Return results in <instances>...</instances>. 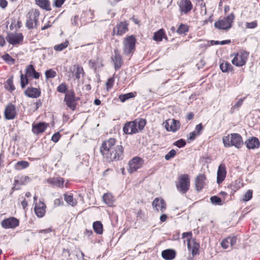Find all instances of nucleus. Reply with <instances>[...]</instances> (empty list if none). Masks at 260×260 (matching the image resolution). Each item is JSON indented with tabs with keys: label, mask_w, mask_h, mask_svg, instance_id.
<instances>
[{
	"label": "nucleus",
	"mask_w": 260,
	"mask_h": 260,
	"mask_svg": "<svg viewBox=\"0 0 260 260\" xmlns=\"http://www.w3.org/2000/svg\"><path fill=\"white\" fill-rule=\"evenodd\" d=\"M116 140L110 138L104 142L100 152L107 161L118 160L123 158V150L121 145H116Z\"/></svg>",
	"instance_id": "obj_1"
},
{
	"label": "nucleus",
	"mask_w": 260,
	"mask_h": 260,
	"mask_svg": "<svg viewBox=\"0 0 260 260\" xmlns=\"http://www.w3.org/2000/svg\"><path fill=\"white\" fill-rule=\"evenodd\" d=\"M146 124V121L143 118L136 119L134 121L126 122L123 127L124 134L132 135L142 131Z\"/></svg>",
	"instance_id": "obj_2"
},
{
	"label": "nucleus",
	"mask_w": 260,
	"mask_h": 260,
	"mask_svg": "<svg viewBox=\"0 0 260 260\" xmlns=\"http://www.w3.org/2000/svg\"><path fill=\"white\" fill-rule=\"evenodd\" d=\"M223 143L225 147L235 146L240 148L244 144L242 137L237 133L231 134L230 135L222 138Z\"/></svg>",
	"instance_id": "obj_3"
},
{
	"label": "nucleus",
	"mask_w": 260,
	"mask_h": 260,
	"mask_svg": "<svg viewBox=\"0 0 260 260\" xmlns=\"http://www.w3.org/2000/svg\"><path fill=\"white\" fill-rule=\"evenodd\" d=\"M40 12L38 9H32L29 11L26 15V27L28 29L37 28L39 24Z\"/></svg>",
	"instance_id": "obj_4"
},
{
	"label": "nucleus",
	"mask_w": 260,
	"mask_h": 260,
	"mask_svg": "<svg viewBox=\"0 0 260 260\" xmlns=\"http://www.w3.org/2000/svg\"><path fill=\"white\" fill-rule=\"evenodd\" d=\"M190 179L187 174H182L179 176L178 181L176 183L177 190L182 193H185L189 189Z\"/></svg>",
	"instance_id": "obj_5"
},
{
	"label": "nucleus",
	"mask_w": 260,
	"mask_h": 260,
	"mask_svg": "<svg viewBox=\"0 0 260 260\" xmlns=\"http://www.w3.org/2000/svg\"><path fill=\"white\" fill-rule=\"evenodd\" d=\"M136 40L133 35L124 38L123 41V52L125 55H128L133 53L135 50Z\"/></svg>",
	"instance_id": "obj_6"
},
{
	"label": "nucleus",
	"mask_w": 260,
	"mask_h": 260,
	"mask_svg": "<svg viewBox=\"0 0 260 260\" xmlns=\"http://www.w3.org/2000/svg\"><path fill=\"white\" fill-rule=\"evenodd\" d=\"M235 16L233 13L230 14L226 17L219 19L214 23L216 28L220 29H228L232 26V23L234 19Z\"/></svg>",
	"instance_id": "obj_7"
},
{
	"label": "nucleus",
	"mask_w": 260,
	"mask_h": 260,
	"mask_svg": "<svg viewBox=\"0 0 260 260\" xmlns=\"http://www.w3.org/2000/svg\"><path fill=\"white\" fill-rule=\"evenodd\" d=\"M79 98H76L73 90H68L65 94L64 102L70 109L74 110L76 107V102Z\"/></svg>",
	"instance_id": "obj_8"
},
{
	"label": "nucleus",
	"mask_w": 260,
	"mask_h": 260,
	"mask_svg": "<svg viewBox=\"0 0 260 260\" xmlns=\"http://www.w3.org/2000/svg\"><path fill=\"white\" fill-rule=\"evenodd\" d=\"M234 55L235 56L232 60V63L237 67H242L246 63L249 53L246 51H241L236 54H232L231 56Z\"/></svg>",
	"instance_id": "obj_9"
},
{
	"label": "nucleus",
	"mask_w": 260,
	"mask_h": 260,
	"mask_svg": "<svg viewBox=\"0 0 260 260\" xmlns=\"http://www.w3.org/2000/svg\"><path fill=\"white\" fill-rule=\"evenodd\" d=\"M144 161L139 157H135L132 158L128 163L129 168L128 171L130 173L136 172L138 169L142 167Z\"/></svg>",
	"instance_id": "obj_10"
},
{
	"label": "nucleus",
	"mask_w": 260,
	"mask_h": 260,
	"mask_svg": "<svg viewBox=\"0 0 260 260\" xmlns=\"http://www.w3.org/2000/svg\"><path fill=\"white\" fill-rule=\"evenodd\" d=\"M6 40L10 44L16 45L22 42L23 36L21 33H9Z\"/></svg>",
	"instance_id": "obj_11"
},
{
	"label": "nucleus",
	"mask_w": 260,
	"mask_h": 260,
	"mask_svg": "<svg viewBox=\"0 0 260 260\" xmlns=\"http://www.w3.org/2000/svg\"><path fill=\"white\" fill-rule=\"evenodd\" d=\"M200 245L197 243L194 239H188L187 240V248L191 251L192 257H189L188 259H192L193 257L199 253V249Z\"/></svg>",
	"instance_id": "obj_12"
},
{
	"label": "nucleus",
	"mask_w": 260,
	"mask_h": 260,
	"mask_svg": "<svg viewBox=\"0 0 260 260\" xmlns=\"http://www.w3.org/2000/svg\"><path fill=\"white\" fill-rule=\"evenodd\" d=\"M19 220L15 217L6 218L1 222V225L4 229H14L19 225Z\"/></svg>",
	"instance_id": "obj_13"
},
{
	"label": "nucleus",
	"mask_w": 260,
	"mask_h": 260,
	"mask_svg": "<svg viewBox=\"0 0 260 260\" xmlns=\"http://www.w3.org/2000/svg\"><path fill=\"white\" fill-rule=\"evenodd\" d=\"M128 24L125 22H120L117 24L113 29V34L121 36L125 34L127 30Z\"/></svg>",
	"instance_id": "obj_14"
},
{
	"label": "nucleus",
	"mask_w": 260,
	"mask_h": 260,
	"mask_svg": "<svg viewBox=\"0 0 260 260\" xmlns=\"http://www.w3.org/2000/svg\"><path fill=\"white\" fill-rule=\"evenodd\" d=\"M4 114L6 119L11 120L14 119L16 115L15 106L12 104L8 105L5 108Z\"/></svg>",
	"instance_id": "obj_15"
},
{
	"label": "nucleus",
	"mask_w": 260,
	"mask_h": 260,
	"mask_svg": "<svg viewBox=\"0 0 260 260\" xmlns=\"http://www.w3.org/2000/svg\"><path fill=\"white\" fill-rule=\"evenodd\" d=\"M152 206L157 211L165 212L166 209V203L162 199L155 198L152 202Z\"/></svg>",
	"instance_id": "obj_16"
},
{
	"label": "nucleus",
	"mask_w": 260,
	"mask_h": 260,
	"mask_svg": "<svg viewBox=\"0 0 260 260\" xmlns=\"http://www.w3.org/2000/svg\"><path fill=\"white\" fill-rule=\"evenodd\" d=\"M29 177L26 176H16L14 178L13 186L12 188L13 191L20 189L19 185H24Z\"/></svg>",
	"instance_id": "obj_17"
},
{
	"label": "nucleus",
	"mask_w": 260,
	"mask_h": 260,
	"mask_svg": "<svg viewBox=\"0 0 260 260\" xmlns=\"http://www.w3.org/2000/svg\"><path fill=\"white\" fill-rule=\"evenodd\" d=\"M179 7L181 12L184 14H187L192 8V4L189 0H181Z\"/></svg>",
	"instance_id": "obj_18"
},
{
	"label": "nucleus",
	"mask_w": 260,
	"mask_h": 260,
	"mask_svg": "<svg viewBox=\"0 0 260 260\" xmlns=\"http://www.w3.org/2000/svg\"><path fill=\"white\" fill-rule=\"evenodd\" d=\"M226 171L225 165L220 164L218 168L217 173V183L220 184L225 179L226 176Z\"/></svg>",
	"instance_id": "obj_19"
},
{
	"label": "nucleus",
	"mask_w": 260,
	"mask_h": 260,
	"mask_svg": "<svg viewBox=\"0 0 260 260\" xmlns=\"http://www.w3.org/2000/svg\"><path fill=\"white\" fill-rule=\"evenodd\" d=\"M70 71L72 72L76 79L79 80L83 76L84 72L82 67L79 64H75L70 68Z\"/></svg>",
	"instance_id": "obj_20"
},
{
	"label": "nucleus",
	"mask_w": 260,
	"mask_h": 260,
	"mask_svg": "<svg viewBox=\"0 0 260 260\" xmlns=\"http://www.w3.org/2000/svg\"><path fill=\"white\" fill-rule=\"evenodd\" d=\"M246 147L249 149H254L259 147V140L256 137H252L245 142Z\"/></svg>",
	"instance_id": "obj_21"
},
{
	"label": "nucleus",
	"mask_w": 260,
	"mask_h": 260,
	"mask_svg": "<svg viewBox=\"0 0 260 260\" xmlns=\"http://www.w3.org/2000/svg\"><path fill=\"white\" fill-rule=\"evenodd\" d=\"M46 208L45 204L41 201L36 204L34 210L36 215L40 218L43 217L46 212Z\"/></svg>",
	"instance_id": "obj_22"
},
{
	"label": "nucleus",
	"mask_w": 260,
	"mask_h": 260,
	"mask_svg": "<svg viewBox=\"0 0 260 260\" xmlns=\"http://www.w3.org/2000/svg\"><path fill=\"white\" fill-rule=\"evenodd\" d=\"M116 70L119 69L123 63L122 57L117 49L114 50V55L112 57Z\"/></svg>",
	"instance_id": "obj_23"
},
{
	"label": "nucleus",
	"mask_w": 260,
	"mask_h": 260,
	"mask_svg": "<svg viewBox=\"0 0 260 260\" xmlns=\"http://www.w3.org/2000/svg\"><path fill=\"white\" fill-rule=\"evenodd\" d=\"M206 177L204 174H199L195 179V186L197 191H200L204 187Z\"/></svg>",
	"instance_id": "obj_24"
},
{
	"label": "nucleus",
	"mask_w": 260,
	"mask_h": 260,
	"mask_svg": "<svg viewBox=\"0 0 260 260\" xmlns=\"http://www.w3.org/2000/svg\"><path fill=\"white\" fill-rule=\"evenodd\" d=\"M47 127V124L45 122H39L32 124V132L34 134H39L43 133Z\"/></svg>",
	"instance_id": "obj_25"
},
{
	"label": "nucleus",
	"mask_w": 260,
	"mask_h": 260,
	"mask_svg": "<svg viewBox=\"0 0 260 260\" xmlns=\"http://www.w3.org/2000/svg\"><path fill=\"white\" fill-rule=\"evenodd\" d=\"M26 96L31 98H37L41 94V91L39 89L34 87H28L24 91Z\"/></svg>",
	"instance_id": "obj_26"
},
{
	"label": "nucleus",
	"mask_w": 260,
	"mask_h": 260,
	"mask_svg": "<svg viewBox=\"0 0 260 260\" xmlns=\"http://www.w3.org/2000/svg\"><path fill=\"white\" fill-rule=\"evenodd\" d=\"M237 242V239L235 237H228L222 240L221 243V247L224 249H227L229 246L232 247L235 245Z\"/></svg>",
	"instance_id": "obj_27"
},
{
	"label": "nucleus",
	"mask_w": 260,
	"mask_h": 260,
	"mask_svg": "<svg viewBox=\"0 0 260 260\" xmlns=\"http://www.w3.org/2000/svg\"><path fill=\"white\" fill-rule=\"evenodd\" d=\"M47 182L57 187L62 188L63 186L64 179L61 177H53L49 178Z\"/></svg>",
	"instance_id": "obj_28"
},
{
	"label": "nucleus",
	"mask_w": 260,
	"mask_h": 260,
	"mask_svg": "<svg viewBox=\"0 0 260 260\" xmlns=\"http://www.w3.org/2000/svg\"><path fill=\"white\" fill-rule=\"evenodd\" d=\"M165 38L166 40H168V38L165 34V30L161 28L154 32L153 39L156 42L161 41L162 39Z\"/></svg>",
	"instance_id": "obj_29"
},
{
	"label": "nucleus",
	"mask_w": 260,
	"mask_h": 260,
	"mask_svg": "<svg viewBox=\"0 0 260 260\" xmlns=\"http://www.w3.org/2000/svg\"><path fill=\"white\" fill-rule=\"evenodd\" d=\"M161 256L165 259H172L175 257L176 252L173 249H166L162 251Z\"/></svg>",
	"instance_id": "obj_30"
},
{
	"label": "nucleus",
	"mask_w": 260,
	"mask_h": 260,
	"mask_svg": "<svg viewBox=\"0 0 260 260\" xmlns=\"http://www.w3.org/2000/svg\"><path fill=\"white\" fill-rule=\"evenodd\" d=\"M36 4L46 11L51 10L50 3L49 0H36Z\"/></svg>",
	"instance_id": "obj_31"
},
{
	"label": "nucleus",
	"mask_w": 260,
	"mask_h": 260,
	"mask_svg": "<svg viewBox=\"0 0 260 260\" xmlns=\"http://www.w3.org/2000/svg\"><path fill=\"white\" fill-rule=\"evenodd\" d=\"M220 69L222 72L228 73L233 71V67L230 63L227 61H223L220 64Z\"/></svg>",
	"instance_id": "obj_32"
},
{
	"label": "nucleus",
	"mask_w": 260,
	"mask_h": 260,
	"mask_svg": "<svg viewBox=\"0 0 260 260\" xmlns=\"http://www.w3.org/2000/svg\"><path fill=\"white\" fill-rule=\"evenodd\" d=\"M93 229L98 234H102L103 232V224L99 221H95L93 223Z\"/></svg>",
	"instance_id": "obj_33"
},
{
	"label": "nucleus",
	"mask_w": 260,
	"mask_h": 260,
	"mask_svg": "<svg viewBox=\"0 0 260 260\" xmlns=\"http://www.w3.org/2000/svg\"><path fill=\"white\" fill-rule=\"evenodd\" d=\"M171 122L170 129L171 132H175L180 128V122L178 120L174 119H171L170 121Z\"/></svg>",
	"instance_id": "obj_34"
},
{
	"label": "nucleus",
	"mask_w": 260,
	"mask_h": 260,
	"mask_svg": "<svg viewBox=\"0 0 260 260\" xmlns=\"http://www.w3.org/2000/svg\"><path fill=\"white\" fill-rule=\"evenodd\" d=\"M64 199L69 205L72 206H75L77 204V201L71 194H64Z\"/></svg>",
	"instance_id": "obj_35"
},
{
	"label": "nucleus",
	"mask_w": 260,
	"mask_h": 260,
	"mask_svg": "<svg viewBox=\"0 0 260 260\" xmlns=\"http://www.w3.org/2000/svg\"><path fill=\"white\" fill-rule=\"evenodd\" d=\"M29 166V162L24 161L21 160L18 161L15 165L14 168L17 170H21L24 169L26 168Z\"/></svg>",
	"instance_id": "obj_36"
},
{
	"label": "nucleus",
	"mask_w": 260,
	"mask_h": 260,
	"mask_svg": "<svg viewBox=\"0 0 260 260\" xmlns=\"http://www.w3.org/2000/svg\"><path fill=\"white\" fill-rule=\"evenodd\" d=\"M105 203L109 206H112L114 202L113 197L110 193H105L103 196Z\"/></svg>",
	"instance_id": "obj_37"
},
{
	"label": "nucleus",
	"mask_w": 260,
	"mask_h": 260,
	"mask_svg": "<svg viewBox=\"0 0 260 260\" xmlns=\"http://www.w3.org/2000/svg\"><path fill=\"white\" fill-rule=\"evenodd\" d=\"M5 87L6 89L10 91L11 92L14 91L15 89V87L13 83V77L9 78L5 84Z\"/></svg>",
	"instance_id": "obj_38"
},
{
	"label": "nucleus",
	"mask_w": 260,
	"mask_h": 260,
	"mask_svg": "<svg viewBox=\"0 0 260 260\" xmlns=\"http://www.w3.org/2000/svg\"><path fill=\"white\" fill-rule=\"evenodd\" d=\"M135 95H136L135 92V93L129 92V93L124 94H120L119 96V99L122 102H124L129 99L134 98L135 96Z\"/></svg>",
	"instance_id": "obj_39"
},
{
	"label": "nucleus",
	"mask_w": 260,
	"mask_h": 260,
	"mask_svg": "<svg viewBox=\"0 0 260 260\" xmlns=\"http://www.w3.org/2000/svg\"><path fill=\"white\" fill-rule=\"evenodd\" d=\"M20 85L22 88H24L28 83V79L27 76L24 75L21 72H20Z\"/></svg>",
	"instance_id": "obj_40"
},
{
	"label": "nucleus",
	"mask_w": 260,
	"mask_h": 260,
	"mask_svg": "<svg viewBox=\"0 0 260 260\" xmlns=\"http://www.w3.org/2000/svg\"><path fill=\"white\" fill-rule=\"evenodd\" d=\"M188 31V26L184 24H181L177 29L176 32L179 35H182L187 32Z\"/></svg>",
	"instance_id": "obj_41"
},
{
	"label": "nucleus",
	"mask_w": 260,
	"mask_h": 260,
	"mask_svg": "<svg viewBox=\"0 0 260 260\" xmlns=\"http://www.w3.org/2000/svg\"><path fill=\"white\" fill-rule=\"evenodd\" d=\"M69 45V42L68 41H65L59 45H55L54 47V49L58 51H61L64 48H67Z\"/></svg>",
	"instance_id": "obj_42"
},
{
	"label": "nucleus",
	"mask_w": 260,
	"mask_h": 260,
	"mask_svg": "<svg viewBox=\"0 0 260 260\" xmlns=\"http://www.w3.org/2000/svg\"><path fill=\"white\" fill-rule=\"evenodd\" d=\"M57 91L60 93H67L68 90V86L66 84L62 83L58 85L57 88Z\"/></svg>",
	"instance_id": "obj_43"
},
{
	"label": "nucleus",
	"mask_w": 260,
	"mask_h": 260,
	"mask_svg": "<svg viewBox=\"0 0 260 260\" xmlns=\"http://www.w3.org/2000/svg\"><path fill=\"white\" fill-rule=\"evenodd\" d=\"M34 66L31 64L27 67L25 69V75L30 77L32 76L33 74L35 72Z\"/></svg>",
	"instance_id": "obj_44"
},
{
	"label": "nucleus",
	"mask_w": 260,
	"mask_h": 260,
	"mask_svg": "<svg viewBox=\"0 0 260 260\" xmlns=\"http://www.w3.org/2000/svg\"><path fill=\"white\" fill-rule=\"evenodd\" d=\"M211 203L214 205H221L222 204L221 199L217 196H213L210 198Z\"/></svg>",
	"instance_id": "obj_45"
},
{
	"label": "nucleus",
	"mask_w": 260,
	"mask_h": 260,
	"mask_svg": "<svg viewBox=\"0 0 260 260\" xmlns=\"http://www.w3.org/2000/svg\"><path fill=\"white\" fill-rule=\"evenodd\" d=\"M56 75V72L51 69L45 72V76L47 79L53 78L55 77Z\"/></svg>",
	"instance_id": "obj_46"
},
{
	"label": "nucleus",
	"mask_w": 260,
	"mask_h": 260,
	"mask_svg": "<svg viewBox=\"0 0 260 260\" xmlns=\"http://www.w3.org/2000/svg\"><path fill=\"white\" fill-rule=\"evenodd\" d=\"M252 191L251 190H248L244 194V198H243L242 200L243 201L247 202L248 201H249L252 198Z\"/></svg>",
	"instance_id": "obj_47"
},
{
	"label": "nucleus",
	"mask_w": 260,
	"mask_h": 260,
	"mask_svg": "<svg viewBox=\"0 0 260 260\" xmlns=\"http://www.w3.org/2000/svg\"><path fill=\"white\" fill-rule=\"evenodd\" d=\"M176 154V151L174 149L170 150L165 156L166 160H169L174 157Z\"/></svg>",
	"instance_id": "obj_48"
},
{
	"label": "nucleus",
	"mask_w": 260,
	"mask_h": 260,
	"mask_svg": "<svg viewBox=\"0 0 260 260\" xmlns=\"http://www.w3.org/2000/svg\"><path fill=\"white\" fill-rule=\"evenodd\" d=\"M3 58L10 64L15 63V59L11 57L8 54H5L3 56Z\"/></svg>",
	"instance_id": "obj_49"
},
{
	"label": "nucleus",
	"mask_w": 260,
	"mask_h": 260,
	"mask_svg": "<svg viewBox=\"0 0 260 260\" xmlns=\"http://www.w3.org/2000/svg\"><path fill=\"white\" fill-rule=\"evenodd\" d=\"M174 145L178 147V148H181L184 147L186 145L185 141L183 139H180L176 141Z\"/></svg>",
	"instance_id": "obj_50"
},
{
	"label": "nucleus",
	"mask_w": 260,
	"mask_h": 260,
	"mask_svg": "<svg viewBox=\"0 0 260 260\" xmlns=\"http://www.w3.org/2000/svg\"><path fill=\"white\" fill-rule=\"evenodd\" d=\"M246 28H254L257 25V23L256 21H254L251 22H247L245 24Z\"/></svg>",
	"instance_id": "obj_51"
},
{
	"label": "nucleus",
	"mask_w": 260,
	"mask_h": 260,
	"mask_svg": "<svg viewBox=\"0 0 260 260\" xmlns=\"http://www.w3.org/2000/svg\"><path fill=\"white\" fill-rule=\"evenodd\" d=\"M66 0H54L53 6L57 8H60Z\"/></svg>",
	"instance_id": "obj_52"
},
{
	"label": "nucleus",
	"mask_w": 260,
	"mask_h": 260,
	"mask_svg": "<svg viewBox=\"0 0 260 260\" xmlns=\"http://www.w3.org/2000/svg\"><path fill=\"white\" fill-rule=\"evenodd\" d=\"M60 137V135L59 133L58 132L56 133L52 136L51 140L56 143L58 141Z\"/></svg>",
	"instance_id": "obj_53"
},
{
	"label": "nucleus",
	"mask_w": 260,
	"mask_h": 260,
	"mask_svg": "<svg viewBox=\"0 0 260 260\" xmlns=\"http://www.w3.org/2000/svg\"><path fill=\"white\" fill-rule=\"evenodd\" d=\"M203 127L202 123H200L196 126L194 131L197 133V134L200 135V134L201 133V132L203 130Z\"/></svg>",
	"instance_id": "obj_54"
},
{
	"label": "nucleus",
	"mask_w": 260,
	"mask_h": 260,
	"mask_svg": "<svg viewBox=\"0 0 260 260\" xmlns=\"http://www.w3.org/2000/svg\"><path fill=\"white\" fill-rule=\"evenodd\" d=\"M114 82V79L113 78H109L106 82L107 88H111L113 86Z\"/></svg>",
	"instance_id": "obj_55"
},
{
	"label": "nucleus",
	"mask_w": 260,
	"mask_h": 260,
	"mask_svg": "<svg viewBox=\"0 0 260 260\" xmlns=\"http://www.w3.org/2000/svg\"><path fill=\"white\" fill-rule=\"evenodd\" d=\"M197 136H199V135L197 134V133L194 131L193 132H192L189 133L188 139L190 141H192L196 138V137Z\"/></svg>",
	"instance_id": "obj_56"
},
{
	"label": "nucleus",
	"mask_w": 260,
	"mask_h": 260,
	"mask_svg": "<svg viewBox=\"0 0 260 260\" xmlns=\"http://www.w3.org/2000/svg\"><path fill=\"white\" fill-rule=\"evenodd\" d=\"M170 120H171V119H169L167 120L162 124L164 125V126L165 127L167 131H170V130H169L171 123V122L170 121Z\"/></svg>",
	"instance_id": "obj_57"
},
{
	"label": "nucleus",
	"mask_w": 260,
	"mask_h": 260,
	"mask_svg": "<svg viewBox=\"0 0 260 260\" xmlns=\"http://www.w3.org/2000/svg\"><path fill=\"white\" fill-rule=\"evenodd\" d=\"M72 23L73 25L75 26H78V17L77 16H75L72 19Z\"/></svg>",
	"instance_id": "obj_58"
},
{
	"label": "nucleus",
	"mask_w": 260,
	"mask_h": 260,
	"mask_svg": "<svg viewBox=\"0 0 260 260\" xmlns=\"http://www.w3.org/2000/svg\"><path fill=\"white\" fill-rule=\"evenodd\" d=\"M243 102V99H240L238 102L235 104L234 108H239L242 104Z\"/></svg>",
	"instance_id": "obj_59"
},
{
	"label": "nucleus",
	"mask_w": 260,
	"mask_h": 260,
	"mask_svg": "<svg viewBox=\"0 0 260 260\" xmlns=\"http://www.w3.org/2000/svg\"><path fill=\"white\" fill-rule=\"evenodd\" d=\"M8 5V2L6 0H0V7L5 9Z\"/></svg>",
	"instance_id": "obj_60"
},
{
	"label": "nucleus",
	"mask_w": 260,
	"mask_h": 260,
	"mask_svg": "<svg viewBox=\"0 0 260 260\" xmlns=\"http://www.w3.org/2000/svg\"><path fill=\"white\" fill-rule=\"evenodd\" d=\"M52 232V230L50 228L45 229V230H42L38 231L39 233H43L45 235H46L47 234H49Z\"/></svg>",
	"instance_id": "obj_61"
},
{
	"label": "nucleus",
	"mask_w": 260,
	"mask_h": 260,
	"mask_svg": "<svg viewBox=\"0 0 260 260\" xmlns=\"http://www.w3.org/2000/svg\"><path fill=\"white\" fill-rule=\"evenodd\" d=\"M192 233L190 232L183 233L182 235V238H185L186 237H191Z\"/></svg>",
	"instance_id": "obj_62"
},
{
	"label": "nucleus",
	"mask_w": 260,
	"mask_h": 260,
	"mask_svg": "<svg viewBox=\"0 0 260 260\" xmlns=\"http://www.w3.org/2000/svg\"><path fill=\"white\" fill-rule=\"evenodd\" d=\"M51 26V24L50 22H48L47 24L44 25L42 28L41 29L42 30H45Z\"/></svg>",
	"instance_id": "obj_63"
},
{
	"label": "nucleus",
	"mask_w": 260,
	"mask_h": 260,
	"mask_svg": "<svg viewBox=\"0 0 260 260\" xmlns=\"http://www.w3.org/2000/svg\"><path fill=\"white\" fill-rule=\"evenodd\" d=\"M194 117V114L193 113L190 112L188 114V115L186 116V119L187 120H191Z\"/></svg>",
	"instance_id": "obj_64"
}]
</instances>
